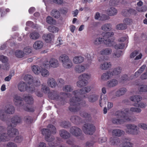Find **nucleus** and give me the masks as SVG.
Masks as SVG:
<instances>
[{"instance_id": "60", "label": "nucleus", "mask_w": 147, "mask_h": 147, "mask_svg": "<svg viewBox=\"0 0 147 147\" xmlns=\"http://www.w3.org/2000/svg\"><path fill=\"white\" fill-rule=\"evenodd\" d=\"M43 65L44 67L48 68L50 65V61L49 62L48 61H44L43 63Z\"/></svg>"}, {"instance_id": "13", "label": "nucleus", "mask_w": 147, "mask_h": 147, "mask_svg": "<svg viewBox=\"0 0 147 147\" xmlns=\"http://www.w3.org/2000/svg\"><path fill=\"white\" fill-rule=\"evenodd\" d=\"M130 99L131 101L135 102L134 105V106L135 107L142 108L145 107L146 106V104L142 102L140 103H138L139 102L142 100V97L140 96H133L131 97Z\"/></svg>"}, {"instance_id": "51", "label": "nucleus", "mask_w": 147, "mask_h": 147, "mask_svg": "<svg viewBox=\"0 0 147 147\" xmlns=\"http://www.w3.org/2000/svg\"><path fill=\"white\" fill-rule=\"evenodd\" d=\"M8 59L7 57L3 55H0V61L3 63H5L7 62Z\"/></svg>"}, {"instance_id": "43", "label": "nucleus", "mask_w": 147, "mask_h": 147, "mask_svg": "<svg viewBox=\"0 0 147 147\" xmlns=\"http://www.w3.org/2000/svg\"><path fill=\"white\" fill-rule=\"evenodd\" d=\"M127 28V25L125 24H120L117 25L116 28L118 30H124Z\"/></svg>"}, {"instance_id": "35", "label": "nucleus", "mask_w": 147, "mask_h": 147, "mask_svg": "<svg viewBox=\"0 0 147 147\" xmlns=\"http://www.w3.org/2000/svg\"><path fill=\"white\" fill-rule=\"evenodd\" d=\"M121 69L120 67L115 68L112 72H110L112 76L117 75L121 72Z\"/></svg>"}, {"instance_id": "63", "label": "nucleus", "mask_w": 147, "mask_h": 147, "mask_svg": "<svg viewBox=\"0 0 147 147\" xmlns=\"http://www.w3.org/2000/svg\"><path fill=\"white\" fill-rule=\"evenodd\" d=\"M146 72L142 74L140 76L142 80H145L147 79V67Z\"/></svg>"}, {"instance_id": "62", "label": "nucleus", "mask_w": 147, "mask_h": 147, "mask_svg": "<svg viewBox=\"0 0 147 147\" xmlns=\"http://www.w3.org/2000/svg\"><path fill=\"white\" fill-rule=\"evenodd\" d=\"M24 52L26 54H28L31 52L32 49L28 47H26L24 48Z\"/></svg>"}, {"instance_id": "2", "label": "nucleus", "mask_w": 147, "mask_h": 147, "mask_svg": "<svg viewBox=\"0 0 147 147\" xmlns=\"http://www.w3.org/2000/svg\"><path fill=\"white\" fill-rule=\"evenodd\" d=\"M22 121L21 119L17 116L14 117L11 119V123L6 121L8 125L7 134H6V128L3 126H0V142L8 141L11 137L18 135L19 132L18 129L13 128L18 123Z\"/></svg>"}, {"instance_id": "64", "label": "nucleus", "mask_w": 147, "mask_h": 147, "mask_svg": "<svg viewBox=\"0 0 147 147\" xmlns=\"http://www.w3.org/2000/svg\"><path fill=\"white\" fill-rule=\"evenodd\" d=\"M7 147H17V146L13 143L9 142L7 144Z\"/></svg>"}, {"instance_id": "15", "label": "nucleus", "mask_w": 147, "mask_h": 147, "mask_svg": "<svg viewBox=\"0 0 147 147\" xmlns=\"http://www.w3.org/2000/svg\"><path fill=\"white\" fill-rule=\"evenodd\" d=\"M70 132L72 134L75 136H80V139L83 140L84 139L83 135H82V131L79 128L75 126L72 127L70 128Z\"/></svg>"}, {"instance_id": "9", "label": "nucleus", "mask_w": 147, "mask_h": 147, "mask_svg": "<svg viewBox=\"0 0 147 147\" xmlns=\"http://www.w3.org/2000/svg\"><path fill=\"white\" fill-rule=\"evenodd\" d=\"M59 59L61 62L63 67L65 68L69 69L73 65L72 62L69 59V57L66 54L61 55L59 57Z\"/></svg>"}, {"instance_id": "54", "label": "nucleus", "mask_w": 147, "mask_h": 147, "mask_svg": "<svg viewBox=\"0 0 147 147\" xmlns=\"http://www.w3.org/2000/svg\"><path fill=\"white\" fill-rule=\"evenodd\" d=\"M140 92H147V86L146 85H141L140 86V88L139 89Z\"/></svg>"}, {"instance_id": "38", "label": "nucleus", "mask_w": 147, "mask_h": 147, "mask_svg": "<svg viewBox=\"0 0 147 147\" xmlns=\"http://www.w3.org/2000/svg\"><path fill=\"white\" fill-rule=\"evenodd\" d=\"M110 142L112 145H117L118 143L120 142V140L119 138H110Z\"/></svg>"}, {"instance_id": "19", "label": "nucleus", "mask_w": 147, "mask_h": 147, "mask_svg": "<svg viewBox=\"0 0 147 147\" xmlns=\"http://www.w3.org/2000/svg\"><path fill=\"white\" fill-rule=\"evenodd\" d=\"M53 37V35L51 33L44 34L42 36V38L47 43L50 42Z\"/></svg>"}, {"instance_id": "24", "label": "nucleus", "mask_w": 147, "mask_h": 147, "mask_svg": "<svg viewBox=\"0 0 147 147\" xmlns=\"http://www.w3.org/2000/svg\"><path fill=\"white\" fill-rule=\"evenodd\" d=\"M24 80L25 81L27 82L30 85L32 84L33 82V77L30 75H25L24 77Z\"/></svg>"}, {"instance_id": "7", "label": "nucleus", "mask_w": 147, "mask_h": 147, "mask_svg": "<svg viewBox=\"0 0 147 147\" xmlns=\"http://www.w3.org/2000/svg\"><path fill=\"white\" fill-rule=\"evenodd\" d=\"M6 108L7 109L5 110V112H3L2 111H0V119L3 121H7L9 122V121H11V119L12 118L14 117H13L11 119H10V116L7 114H12L14 113L15 111V109L13 106L11 105H7ZM17 116V115H16ZM16 116H14V117ZM18 117H20L22 121V119L21 117L17 116ZM21 121L20 123H21Z\"/></svg>"}, {"instance_id": "3", "label": "nucleus", "mask_w": 147, "mask_h": 147, "mask_svg": "<svg viewBox=\"0 0 147 147\" xmlns=\"http://www.w3.org/2000/svg\"><path fill=\"white\" fill-rule=\"evenodd\" d=\"M14 103L15 105L18 106H23L24 110L25 111L29 112H33L35 110V108L32 106H28L27 104H32L33 103V99L31 96H25L24 99L26 102V106H24L23 101L22 97L18 96L17 94L15 95L14 97Z\"/></svg>"}, {"instance_id": "17", "label": "nucleus", "mask_w": 147, "mask_h": 147, "mask_svg": "<svg viewBox=\"0 0 147 147\" xmlns=\"http://www.w3.org/2000/svg\"><path fill=\"white\" fill-rule=\"evenodd\" d=\"M125 133L123 130L118 129H113L112 131V134L113 136L120 137Z\"/></svg>"}, {"instance_id": "55", "label": "nucleus", "mask_w": 147, "mask_h": 147, "mask_svg": "<svg viewBox=\"0 0 147 147\" xmlns=\"http://www.w3.org/2000/svg\"><path fill=\"white\" fill-rule=\"evenodd\" d=\"M23 139L22 137L21 136H17L14 139V141L16 143H20Z\"/></svg>"}, {"instance_id": "56", "label": "nucleus", "mask_w": 147, "mask_h": 147, "mask_svg": "<svg viewBox=\"0 0 147 147\" xmlns=\"http://www.w3.org/2000/svg\"><path fill=\"white\" fill-rule=\"evenodd\" d=\"M139 51L138 50H135L132 52L131 54L130 57L131 58H134L139 54Z\"/></svg>"}, {"instance_id": "34", "label": "nucleus", "mask_w": 147, "mask_h": 147, "mask_svg": "<svg viewBox=\"0 0 147 147\" xmlns=\"http://www.w3.org/2000/svg\"><path fill=\"white\" fill-rule=\"evenodd\" d=\"M111 66V63L110 62H105L100 65V68L103 70H107L109 67Z\"/></svg>"}, {"instance_id": "44", "label": "nucleus", "mask_w": 147, "mask_h": 147, "mask_svg": "<svg viewBox=\"0 0 147 147\" xmlns=\"http://www.w3.org/2000/svg\"><path fill=\"white\" fill-rule=\"evenodd\" d=\"M41 75L44 77H47L49 74V72L47 70L45 69L42 68L40 70V72Z\"/></svg>"}, {"instance_id": "58", "label": "nucleus", "mask_w": 147, "mask_h": 147, "mask_svg": "<svg viewBox=\"0 0 147 147\" xmlns=\"http://www.w3.org/2000/svg\"><path fill=\"white\" fill-rule=\"evenodd\" d=\"M123 54L122 51H117L114 54L113 56L117 57H120Z\"/></svg>"}, {"instance_id": "37", "label": "nucleus", "mask_w": 147, "mask_h": 147, "mask_svg": "<svg viewBox=\"0 0 147 147\" xmlns=\"http://www.w3.org/2000/svg\"><path fill=\"white\" fill-rule=\"evenodd\" d=\"M48 29L49 32L53 33L58 32L59 30L58 28L52 25L49 26Z\"/></svg>"}, {"instance_id": "45", "label": "nucleus", "mask_w": 147, "mask_h": 147, "mask_svg": "<svg viewBox=\"0 0 147 147\" xmlns=\"http://www.w3.org/2000/svg\"><path fill=\"white\" fill-rule=\"evenodd\" d=\"M63 90L66 92H71L73 90V88L71 87L69 85H67L65 86L63 88Z\"/></svg>"}, {"instance_id": "1", "label": "nucleus", "mask_w": 147, "mask_h": 147, "mask_svg": "<svg viewBox=\"0 0 147 147\" xmlns=\"http://www.w3.org/2000/svg\"><path fill=\"white\" fill-rule=\"evenodd\" d=\"M91 90L90 86H87L80 90L74 91L73 93L75 96L73 97L70 100V106L68 108L69 110L71 112H76L79 111L81 107L85 106V99L86 98H88L89 102H94L96 101L98 98V96L95 94H92L88 96L84 95L89 92Z\"/></svg>"}, {"instance_id": "28", "label": "nucleus", "mask_w": 147, "mask_h": 147, "mask_svg": "<svg viewBox=\"0 0 147 147\" xmlns=\"http://www.w3.org/2000/svg\"><path fill=\"white\" fill-rule=\"evenodd\" d=\"M50 64L51 66L53 67H57L59 65L58 61L54 58H51L50 61Z\"/></svg>"}, {"instance_id": "30", "label": "nucleus", "mask_w": 147, "mask_h": 147, "mask_svg": "<svg viewBox=\"0 0 147 147\" xmlns=\"http://www.w3.org/2000/svg\"><path fill=\"white\" fill-rule=\"evenodd\" d=\"M85 69V67L82 65H77L75 68V71L78 73H81L83 72Z\"/></svg>"}, {"instance_id": "49", "label": "nucleus", "mask_w": 147, "mask_h": 147, "mask_svg": "<svg viewBox=\"0 0 147 147\" xmlns=\"http://www.w3.org/2000/svg\"><path fill=\"white\" fill-rule=\"evenodd\" d=\"M125 46V44L124 43H119L117 44L114 46L115 48L116 49H123Z\"/></svg>"}, {"instance_id": "8", "label": "nucleus", "mask_w": 147, "mask_h": 147, "mask_svg": "<svg viewBox=\"0 0 147 147\" xmlns=\"http://www.w3.org/2000/svg\"><path fill=\"white\" fill-rule=\"evenodd\" d=\"M60 95H59V93L57 91L53 90L49 94L48 97L52 100H58L64 102L67 98L71 96L70 93H66L63 92H60Z\"/></svg>"}, {"instance_id": "29", "label": "nucleus", "mask_w": 147, "mask_h": 147, "mask_svg": "<svg viewBox=\"0 0 147 147\" xmlns=\"http://www.w3.org/2000/svg\"><path fill=\"white\" fill-rule=\"evenodd\" d=\"M111 73L110 71H107L106 73H103L101 76V79L103 80H107L112 76Z\"/></svg>"}, {"instance_id": "21", "label": "nucleus", "mask_w": 147, "mask_h": 147, "mask_svg": "<svg viewBox=\"0 0 147 147\" xmlns=\"http://www.w3.org/2000/svg\"><path fill=\"white\" fill-rule=\"evenodd\" d=\"M43 42L40 40H37L34 43L33 47L34 48L36 49H40L43 46Z\"/></svg>"}, {"instance_id": "31", "label": "nucleus", "mask_w": 147, "mask_h": 147, "mask_svg": "<svg viewBox=\"0 0 147 147\" xmlns=\"http://www.w3.org/2000/svg\"><path fill=\"white\" fill-rule=\"evenodd\" d=\"M108 14L110 16H114L117 13V10L115 8L111 7L107 11Z\"/></svg>"}, {"instance_id": "26", "label": "nucleus", "mask_w": 147, "mask_h": 147, "mask_svg": "<svg viewBox=\"0 0 147 147\" xmlns=\"http://www.w3.org/2000/svg\"><path fill=\"white\" fill-rule=\"evenodd\" d=\"M118 83V81L117 80L113 79L107 82V85L109 87H113L116 86Z\"/></svg>"}, {"instance_id": "18", "label": "nucleus", "mask_w": 147, "mask_h": 147, "mask_svg": "<svg viewBox=\"0 0 147 147\" xmlns=\"http://www.w3.org/2000/svg\"><path fill=\"white\" fill-rule=\"evenodd\" d=\"M122 13H123V15H124L125 16H127V14H128V15H135L136 14V11L134 9L130 8L129 9H125L123 11Z\"/></svg>"}, {"instance_id": "41", "label": "nucleus", "mask_w": 147, "mask_h": 147, "mask_svg": "<svg viewBox=\"0 0 147 147\" xmlns=\"http://www.w3.org/2000/svg\"><path fill=\"white\" fill-rule=\"evenodd\" d=\"M32 70L35 74H38L40 72V68L38 65H33L32 67Z\"/></svg>"}, {"instance_id": "61", "label": "nucleus", "mask_w": 147, "mask_h": 147, "mask_svg": "<svg viewBox=\"0 0 147 147\" xmlns=\"http://www.w3.org/2000/svg\"><path fill=\"white\" fill-rule=\"evenodd\" d=\"M131 22V20L128 18H126L123 20V22L126 25H130Z\"/></svg>"}, {"instance_id": "40", "label": "nucleus", "mask_w": 147, "mask_h": 147, "mask_svg": "<svg viewBox=\"0 0 147 147\" xmlns=\"http://www.w3.org/2000/svg\"><path fill=\"white\" fill-rule=\"evenodd\" d=\"M102 29L105 31H110L111 29V25L110 23L105 24L102 26Z\"/></svg>"}, {"instance_id": "20", "label": "nucleus", "mask_w": 147, "mask_h": 147, "mask_svg": "<svg viewBox=\"0 0 147 147\" xmlns=\"http://www.w3.org/2000/svg\"><path fill=\"white\" fill-rule=\"evenodd\" d=\"M108 100L107 97L106 95H101L100 96V99L99 100L100 106L102 107L104 104H105L106 102Z\"/></svg>"}, {"instance_id": "46", "label": "nucleus", "mask_w": 147, "mask_h": 147, "mask_svg": "<svg viewBox=\"0 0 147 147\" xmlns=\"http://www.w3.org/2000/svg\"><path fill=\"white\" fill-rule=\"evenodd\" d=\"M129 111V113H128L127 115L129 116L128 114L129 113V112L130 111H131L132 112H136L137 113H139L141 112V110L139 108H135V107H131L130 109V111H129V110L128 109H127ZM129 117V116H128Z\"/></svg>"}, {"instance_id": "47", "label": "nucleus", "mask_w": 147, "mask_h": 147, "mask_svg": "<svg viewBox=\"0 0 147 147\" xmlns=\"http://www.w3.org/2000/svg\"><path fill=\"white\" fill-rule=\"evenodd\" d=\"M80 115L86 119H90L91 115L90 114L86 112H83L80 113Z\"/></svg>"}, {"instance_id": "39", "label": "nucleus", "mask_w": 147, "mask_h": 147, "mask_svg": "<svg viewBox=\"0 0 147 147\" xmlns=\"http://www.w3.org/2000/svg\"><path fill=\"white\" fill-rule=\"evenodd\" d=\"M60 126L62 127L67 128L70 126V123L69 121H63L61 122L60 124Z\"/></svg>"}, {"instance_id": "50", "label": "nucleus", "mask_w": 147, "mask_h": 147, "mask_svg": "<svg viewBox=\"0 0 147 147\" xmlns=\"http://www.w3.org/2000/svg\"><path fill=\"white\" fill-rule=\"evenodd\" d=\"M42 86H43L42 85ZM42 91L45 94H49L50 92V89L49 87L46 86H42Z\"/></svg>"}, {"instance_id": "22", "label": "nucleus", "mask_w": 147, "mask_h": 147, "mask_svg": "<svg viewBox=\"0 0 147 147\" xmlns=\"http://www.w3.org/2000/svg\"><path fill=\"white\" fill-rule=\"evenodd\" d=\"M112 52V50L109 48L104 49L100 51V54L102 55H107L110 54Z\"/></svg>"}, {"instance_id": "52", "label": "nucleus", "mask_w": 147, "mask_h": 147, "mask_svg": "<svg viewBox=\"0 0 147 147\" xmlns=\"http://www.w3.org/2000/svg\"><path fill=\"white\" fill-rule=\"evenodd\" d=\"M14 75V71H11V74L5 78V80L6 81H9L11 79V77Z\"/></svg>"}, {"instance_id": "59", "label": "nucleus", "mask_w": 147, "mask_h": 147, "mask_svg": "<svg viewBox=\"0 0 147 147\" xmlns=\"http://www.w3.org/2000/svg\"><path fill=\"white\" fill-rule=\"evenodd\" d=\"M138 126L141 128L144 129H147V125L144 123H140L138 125Z\"/></svg>"}, {"instance_id": "11", "label": "nucleus", "mask_w": 147, "mask_h": 147, "mask_svg": "<svg viewBox=\"0 0 147 147\" xmlns=\"http://www.w3.org/2000/svg\"><path fill=\"white\" fill-rule=\"evenodd\" d=\"M19 90L21 91H26L29 92H32L35 91V88L34 86H28L26 83L23 82H20L18 84Z\"/></svg>"}, {"instance_id": "48", "label": "nucleus", "mask_w": 147, "mask_h": 147, "mask_svg": "<svg viewBox=\"0 0 147 147\" xmlns=\"http://www.w3.org/2000/svg\"><path fill=\"white\" fill-rule=\"evenodd\" d=\"M25 121L28 123H31L33 121V119L29 116H25L24 118Z\"/></svg>"}, {"instance_id": "33", "label": "nucleus", "mask_w": 147, "mask_h": 147, "mask_svg": "<svg viewBox=\"0 0 147 147\" xmlns=\"http://www.w3.org/2000/svg\"><path fill=\"white\" fill-rule=\"evenodd\" d=\"M15 55L17 57L21 58L24 57V52L20 50H16L15 52Z\"/></svg>"}, {"instance_id": "4", "label": "nucleus", "mask_w": 147, "mask_h": 147, "mask_svg": "<svg viewBox=\"0 0 147 147\" xmlns=\"http://www.w3.org/2000/svg\"><path fill=\"white\" fill-rule=\"evenodd\" d=\"M47 127L49 129L43 128L41 129L42 134L43 135H45V140L46 141L49 142L48 145L50 146H56L57 145V144L52 142L54 139V137L52 136L51 138H50L51 134V130L53 134H55L56 132V129L53 125L51 124L49 125Z\"/></svg>"}, {"instance_id": "5", "label": "nucleus", "mask_w": 147, "mask_h": 147, "mask_svg": "<svg viewBox=\"0 0 147 147\" xmlns=\"http://www.w3.org/2000/svg\"><path fill=\"white\" fill-rule=\"evenodd\" d=\"M113 32H107L105 34L103 38H96L94 41V44L98 45L104 43L107 46L111 47L113 45L114 39L113 36L114 35Z\"/></svg>"}, {"instance_id": "10", "label": "nucleus", "mask_w": 147, "mask_h": 147, "mask_svg": "<svg viewBox=\"0 0 147 147\" xmlns=\"http://www.w3.org/2000/svg\"><path fill=\"white\" fill-rule=\"evenodd\" d=\"M90 76L84 73L80 75L78 77L79 80L77 83V86L79 87L86 86L88 83V80L90 79Z\"/></svg>"}, {"instance_id": "12", "label": "nucleus", "mask_w": 147, "mask_h": 147, "mask_svg": "<svg viewBox=\"0 0 147 147\" xmlns=\"http://www.w3.org/2000/svg\"><path fill=\"white\" fill-rule=\"evenodd\" d=\"M82 129L84 132L86 134L92 135L94 132L96 128L93 124L86 123L84 125Z\"/></svg>"}, {"instance_id": "57", "label": "nucleus", "mask_w": 147, "mask_h": 147, "mask_svg": "<svg viewBox=\"0 0 147 147\" xmlns=\"http://www.w3.org/2000/svg\"><path fill=\"white\" fill-rule=\"evenodd\" d=\"M121 82H122L124 83L125 81H126L127 80H129V79H128V76L126 74H125L123 75L121 77Z\"/></svg>"}, {"instance_id": "6", "label": "nucleus", "mask_w": 147, "mask_h": 147, "mask_svg": "<svg viewBox=\"0 0 147 147\" xmlns=\"http://www.w3.org/2000/svg\"><path fill=\"white\" fill-rule=\"evenodd\" d=\"M129 111L128 109H125L123 111H117L115 113V116L120 117L122 119H119L113 118L112 120V123L114 124H121L123 123L126 121H130V119L127 115Z\"/></svg>"}, {"instance_id": "36", "label": "nucleus", "mask_w": 147, "mask_h": 147, "mask_svg": "<svg viewBox=\"0 0 147 147\" xmlns=\"http://www.w3.org/2000/svg\"><path fill=\"white\" fill-rule=\"evenodd\" d=\"M39 34L35 31H34L30 33V37L31 38L34 40L38 39L39 37Z\"/></svg>"}, {"instance_id": "23", "label": "nucleus", "mask_w": 147, "mask_h": 147, "mask_svg": "<svg viewBox=\"0 0 147 147\" xmlns=\"http://www.w3.org/2000/svg\"><path fill=\"white\" fill-rule=\"evenodd\" d=\"M84 60V58L80 56H76L73 58V61L74 63L79 64L82 63Z\"/></svg>"}, {"instance_id": "42", "label": "nucleus", "mask_w": 147, "mask_h": 147, "mask_svg": "<svg viewBox=\"0 0 147 147\" xmlns=\"http://www.w3.org/2000/svg\"><path fill=\"white\" fill-rule=\"evenodd\" d=\"M47 22L50 24H53L55 23V21L52 17L48 16L46 19Z\"/></svg>"}, {"instance_id": "16", "label": "nucleus", "mask_w": 147, "mask_h": 147, "mask_svg": "<svg viewBox=\"0 0 147 147\" xmlns=\"http://www.w3.org/2000/svg\"><path fill=\"white\" fill-rule=\"evenodd\" d=\"M59 135L63 138L67 139L69 138L70 134L64 129H61L59 131Z\"/></svg>"}, {"instance_id": "14", "label": "nucleus", "mask_w": 147, "mask_h": 147, "mask_svg": "<svg viewBox=\"0 0 147 147\" xmlns=\"http://www.w3.org/2000/svg\"><path fill=\"white\" fill-rule=\"evenodd\" d=\"M125 131L128 134L136 135L139 131L137 129V126L134 124H127L126 125Z\"/></svg>"}, {"instance_id": "32", "label": "nucleus", "mask_w": 147, "mask_h": 147, "mask_svg": "<svg viewBox=\"0 0 147 147\" xmlns=\"http://www.w3.org/2000/svg\"><path fill=\"white\" fill-rule=\"evenodd\" d=\"M51 15L55 18H58L60 16V13L59 11L54 9L51 12Z\"/></svg>"}, {"instance_id": "25", "label": "nucleus", "mask_w": 147, "mask_h": 147, "mask_svg": "<svg viewBox=\"0 0 147 147\" xmlns=\"http://www.w3.org/2000/svg\"><path fill=\"white\" fill-rule=\"evenodd\" d=\"M70 120L72 123L76 124L79 123L81 122V121L80 117L77 116H72Z\"/></svg>"}, {"instance_id": "53", "label": "nucleus", "mask_w": 147, "mask_h": 147, "mask_svg": "<svg viewBox=\"0 0 147 147\" xmlns=\"http://www.w3.org/2000/svg\"><path fill=\"white\" fill-rule=\"evenodd\" d=\"M147 8L146 6H144L142 7L141 6L140 7H137L136 9L137 10L140 12H144L146 11L147 10Z\"/></svg>"}, {"instance_id": "27", "label": "nucleus", "mask_w": 147, "mask_h": 147, "mask_svg": "<svg viewBox=\"0 0 147 147\" xmlns=\"http://www.w3.org/2000/svg\"><path fill=\"white\" fill-rule=\"evenodd\" d=\"M48 85L52 88L55 87L57 85L55 80L52 78H49L47 81Z\"/></svg>"}]
</instances>
